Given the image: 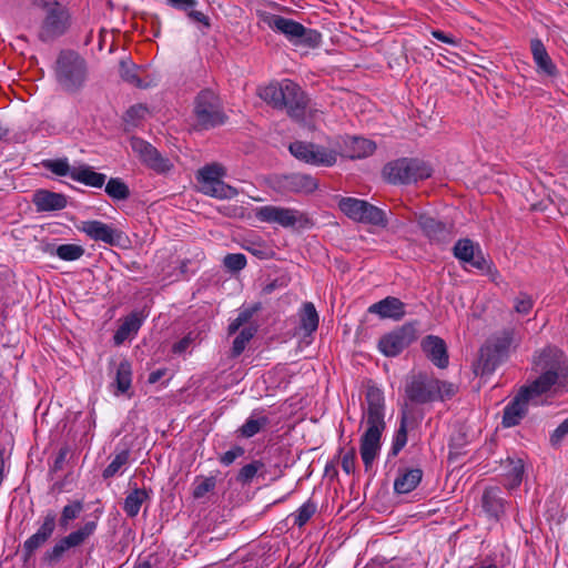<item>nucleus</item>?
<instances>
[{
	"label": "nucleus",
	"instance_id": "obj_21",
	"mask_svg": "<svg viewBox=\"0 0 568 568\" xmlns=\"http://www.w3.org/2000/svg\"><path fill=\"white\" fill-rule=\"evenodd\" d=\"M32 202L38 212L60 211L67 206V197L63 194L48 190L36 191Z\"/></svg>",
	"mask_w": 568,
	"mask_h": 568
},
{
	"label": "nucleus",
	"instance_id": "obj_57",
	"mask_svg": "<svg viewBox=\"0 0 568 568\" xmlns=\"http://www.w3.org/2000/svg\"><path fill=\"white\" fill-rule=\"evenodd\" d=\"M193 342H194V338H193L192 334H189L173 345L172 352L174 354L181 355L190 348V346L193 344Z\"/></svg>",
	"mask_w": 568,
	"mask_h": 568
},
{
	"label": "nucleus",
	"instance_id": "obj_14",
	"mask_svg": "<svg viewBox=\"0 0 568 568\" xmlns=\"http://www.w3.org/2000/svg\"><path fill=\"white\" fill-rule=\"evenodd\" d=\"M130 146L135 156L149 169L158 173H164L171 169L170 160L163 158L152 144L143 139L132 136Z\"/></svg>",
	"mask_w": 568,
	"mask_h": 568
},
{
	"label": "nucleus",
	"instance_id": "obj_54",
	"mask_svg": "<svg viewBox=\"0 0 568 568\" xmlns=\"http://www.w3.org/2000/svg\"><path fill=\"white\" fill-rule=\"evenodd\" d=\"M438 390L435 394V400L440 399L444 400L446 398H450L455 392L456 388L453 384L447 382H442L437 379Z\"/></svg>",
	"mask_w": 568,
	"mask_h": 568
},
{
	"label": "nucleus",
	"instance_id": "obj_20",
	"mask_svg": "<svg viewBox=\"0 0 568 568\" xmlns=\"http://www.w3.org/2000/svg\"><path fill=\"white\" fill-rule=\"evenodd\" d=\"M418 225L432 242L443 243L452 236V225L436 221L432 216L420 215Z\"/></svg>",
	"mask_w": 568,
	"mask_h": 568
},
{
	"label": "nucleus",
	"instance_id": "obj_41",
	"mask_svg": "<svg viewBox=\"0 0 568 568\" xmlns=\"http://www.w3.org/2000/svg\"><path fill=\"white\" fill-rule=\"evenodd\" d=\"M215 485L216 480L214 477H197L193 484L194 498L204 497L215 488Z\"/></svg>",
	"mask_w": 568,
	"mask_h": 568
},
{
	"label": "nucleus",
	"instance_id": "obj_40",
	"mask_svg": "<svg viewBox=\"0 0 568 568\" xmlns=\"http://www.w3.org/2000/svg\"><path fill=\"white\" fill-rule=\"evenodd\" d=\"M84 254V248L78 244H62L55 248V255L63 261H77Z\"/></svg>",
	"mask_w": 568,
	"mask_h": 568
},
{
	"label": "nucleus",
	"instance_id": "obj_61",
	"mask_svg": "<svg viewBox=\"0 0 568 568\" xmlns=\"http://www.w3.org/2000/svg\"><path fill=\"white\" fill-rule=\"evenodd\" d=\"M406 444V430L405 426L402 425L400 429L397 432L395 443L393 445L394 454H397Z\"/></svg>",
	"mask_w": 568,
	"mask_h": 568
},
{
	"label": "nucleus",
	"instance_id": "obj_16",
	"mask_svg": "<svg viewBox=\"0 0 568 568\" xmlns=\"http://www.w3.org/2000/svg\"><path fill=\"white\" fill-rule=\"evenodd\" d=\"M291 118L303 121L305 114V98L301 88L291 80H283V109Z\"/></svg>",
	"mask_w": 568,
	"mask_h": 568
},
{
	"label": "nucleus",
	"instance_id": "obj_63",
	"mask_svg": "<svg viewBox=\"0 0 568 568\" xmlns=\"http://www.w3.org/2000/svg\"><path fill=\"white\" fill-rule=\"evenodd\" d=\"M146 112H148V109L144 105L139 104V105L131 106L126 112V116L131 120L140 119V118H143Z\"/></svg>",
	"mask_w": 568,
	"mask_h": 568
},
{
	"label": "nucleus",
	"instance_id": "obj_1",
	"mask_svg": "<svg viewBox=\"0 0 568 568\" xmlns=\"http://www.w3.org/2000/svg\"><path fill=\"white\" fill-rule=\"evenodd\" d=\"M534 369L539 374L529 385L520 388L516 397L505 407L503 425L513 427L520 423L527 413L528 404L542 403L544 394H557L568 386V365L562 352L546 347L534 358Z\"/></svg>",
	"mask_w": 568,
	"mask_h": 568
},
{
	"label": "nucleus",
	"instance_id": "obj_2",
	"mask_svg": "<svg viewBox=\"0 0 568 568\" xmlns=\"http://www.w3.org/2000/svg\"><path fill=\"white\" fill-rule=\"evenodd\" d=\"M366 404L362 418L364 432L359 439V454L365 470L369 471L379 456L382 436L386 427L383 392L378 387L369 386L366 390Z\"/></svg>",
	"mask_w": 568,
	"mask_h": 568
},
{
	"label": "nucleus",
	"instance_id": "obj_12",
	"mask_svg": "<svg viewBox=\"0 0 568 568\" xmlns=\"http://www.w3.org/2000/svg\"><path fill=\"white\" fill-rule=\"evenodd\" d=\"M417 338V329L413 324L384 335L378 342V348L385 356H396Z\"/></svg>",
	"mask_w": 568,
	"mask_h": 568
},
{
	"label": "nucleus",
	"instance_id": "obj_48",
	"mask_svg": "<svg viewBox=\"0 0 568 568\" xmlns=\"http://www.w3.org/2000/svg\"><path fill=\"white\" fill-rule=\"evenodd\" d=\"M45 168L50 170L52 173L60 175V176H70L72 173L73 166L69 165V162L67 159H59V160H51L45 163Z\"/></svg>",
	"mask_w": 568,
	"mask_h": 568
},
{
	"label": "nucleus",
	"instance_id": "obj_59",
	"mask_svg": "<svg viewBox=\"0 0 568 568\" xmlns=\"http://www.w3.org/2000/svg\"><path fill=\"white\" fill-rule=\"evenodd\" d=\"M243 454V449L240 448V447H236L234 449H231V450H227L225 452L221 458H220V462L225 465V466H229L231 465L239 456H241Z\"/></svg>",
	"mask_w": 568,
	"mask_h": 568
},
{
	"label": "nucleus",
	"instance_id": "obj_39",
	"mask_svg": "<svg viewBox=\"0 0 568 568\" xmlns=\"http://www.w3.org/2000/svg\"><path fill=\"white\" fill-rule=\"evenodd\" d=\"M267 424L268 418L266 416L255 417V415H252L241 427V434L247 438L253 437Z\"/></svg>",
	"mask_w": 568,
	"mask_h": 568
},
{
	"label": "nucleus",
	"instance_id": "obj_11",
	"mask_svg": "<svg viewBox=\"0 0 568 568\" xmlns=\"http://www.w3.org/2000/svg\"><path fill=\"white\" fill-rule=\"evenodd\" d=\"M194 113L200 125L211 128L224 122L219 98L211 90H204L195 99Z\"/></svg>",
	"mask_w": 568,
	"mask_h": 568
},
{
	"label": "nucleus",
	"instance_id": "obj_26",
	"mask_svg": "<svg viewBox=\"0 0 568 568\" xmlns=\"http://www.w3.org/2000/svg\"><path fill=\"white\" fill-rule=\"evenodd\" d=\"M423 473L418 468L407 469L398 474L394 481V489L397 494L413 491L422 480Z\"/></svg>",
	"mask_w": 568,
	"mask_h": 568
},
{
	"label": "nucleus",
	"instance_id": "obj_10",
	"mask_svg": "<svg viewBox=\"0 0 568 568\" xmlns=\"http://www.w3.org/2000/svg\"><path fill=\"white\" fill-rule=\"evenodd\" d=\"M339 209L345 215L357 222L374 225L386 223L384 212L364 200L344 197L339 201Z\"/></svg>",
	"mask_w": 568,
	"mask_h": 568
},
{
	"label": "nucleus",
	"instance_id": "obj_35",
	"mask_svg": "<svg viewBox=\"0 0 568 568\" xmlns=\"http://www.w3.org/2000/svg\"><path fill=\"white\" fill-rule=\"evenodd\" d=\"M97 529L95 521H87L83 526H81L75 531H72L67 537L69 544L72 547H78L82 545L90 536L94 534Z\"/></svg>",
	"mask_w": 568,
	"mask_h": 568
},
{
	"label": "nucleus",
	"instance_id": "obj_50",
	"mask_svg": "<svg viewBox=\"0 0 568 568\" xmlns=\"http://www.w3.org/2000/svg\"><path fill=\"white\" fill-rule=\"evenodd\" d=\"M55 528V514L52 511H49L43 517V523L41 524L40 528L37 530V534L44 539H49L51 535L53 534Z\"/></svg>",
	"mask_w": 568,
	"mask_h": 568
},
{
	"label": "nucleus",
	"instance_id": "obj_62",
	"mask_svg": "<svg viewBox=\"0 0 568 568\" xmlns=\"http://www.w3.org/2000/svg\"><path fill=\"white\" fill-rule=\"evenodd\" d=\"M187 16L190 19H192L195 22L202 23L204 27H210V19L207 16H205L203 12L191 9L187 12Z\"/></svg>",
	"mask_w": 568,
	"mask_h": 568
},
{
	"label": "nucleus",
	"instance_id": "obj_52",
	"mask_svg": "<svg viewBox=\"0 0 568 568\" xmlns=\"http://www.w3.org/2000/svg\"><path fill=\"white\" fill-rule=\"evenodd\" d=\"M356 452L354 448L346 452L341 462L342 469L347 474H354L356 469Z\"/></svg>",
	"mask_w": 568,
	"mask_h": 568
},
{
	"label": "nucleus",
	"instance_id": "obj_60",
	"mask_svg": "<svg viewBox=\"0 0 568 568\" xmlns=\"http://www.w3.org/2000/svg\"><path fill=\"white\" fill-rule=\"evenodd\" d=\"M173 8L189 12L196 4L195 0H168Z\"/></svg>",
	"mask_w": 568,
	"mask_h": 568
},
{
	"label": "nucleus",
	"instance_id": "obj_30",
	"mask_svg": "<svg viewBox=\"0 0 568 568\" xmlns=\"http://www.w3.org/2000/svg\"><path fill=\"white\" fill-rule=\"evenodd\" d=\"M258 95L262 100L272 104L276 109H283V81L280 83H270L260 88Z\"/></svg>",
	"mask_w": 568,
	"mask_h": 568
},
{
	"label": "nucleus",
	"instance_id": "obj_15",
	"mask_svg": "<svg viewBox=\"0 0 568 568\" xmlns=\"http://www.w3.org/2000/svg\"><path fill=\"white\" fill-rule=\"evenodd\" d=\"M437 390V379L423 374L410 376L405 386L408 399L417 404L434 402Z\"/></svg>",
	"mask_w": 568,
	"mask_h": 568
},
{
	"label": "nucleus",
	"instance_id": "obj_25",
	"mask_svg": "<svg viewBox=\"0 0 568 568\" xmlns=\"http://www.w3.org/2000/svg\"><path fill=\"white\" fill-rule=\"evenodd\" d=\"M530 48L538 70L548 75H552L556 72V67L552 63L544 43L539 39H534L530 42Z\"/></svg>",
	"mask_w": 568,
	"mask_h": 568
},
{
	"label": "nucleus",
	"instance_id": "obj_24",
	"mask_svg": "<svg viewBox=\"0 0 568 568\" xmlns=\"http://www.w3.org/2000/svg\"><path fill=\"white\" fill-rule=\"evenodd\" d=\"M71 179L92 187H101L106 180L105 174L95 172L91 166L82 164L73 166Z\"/></svg>",
	"mask_w": 568,
	"mask_h": 568
},
{
	"label": "nucleus",
	"instance_id": "obj_44",
	"mask_svg": "<svg viewBox=\"0 0 568 568\" xmlns=\"http://www.w3.org/2000/svg\"><path fill=\"white\" fill-rule=\"evenodd\" d=\"M82 509L83 504L80 500H75L72 504L64 506L60 518V525L63 527L68 526L69 521L75 519Z\"/></svg>",
	"mask_w": 568,
	"mask_h": 568
},
{
	"label": "nucleus",
	"instance_id": "obj_49",
	"mask_svg": "<svg viewBox=\"0 0 568 568\" xmlns=\"http://www.w3.org/2000/svg\"><path fill=\"white\" fill-rule=\"evenodd\" d=\"M223 264L227 270L239 272L245 267L246 257L241 253L227 254L223 260Z\"/></svg>",
	"mask_w": 568,
	"mask_h": 568
},
{
	"label": "nucleus",
	"instance_id": "obj_33",
	"mask_svg": "<svg viewBox=\"0 0 568 568\" xmlns=\"http://www.w3.org/2000/svg\"><path fill=\"white\" fill-rule=\"evenodd\" d=\"M481 500L484 509L491 516L497 517L503 511V499L498 497L496 488H487Z\"/></svg>",
	"mask_w": 568,
	"mask_h": 568
},
{
	"label": "nucleus",
	"instance_id": "obj_37",
	"mask_svg": "<svg viewBox=\"0 0 568 568\" xmlns=\"http://www.w3.org/2000/svg\"><path fill=\"white\" fill-rule=\"evenodd\" d=\"M106 194L113 200H125L130 195L128 185L120 179L112 178L105 185Z\"/></svg>",
	"mask_w": 568,
	"mask_h": 568
},
{
	"label": "nucleus",
	"instance_id": "obj_3",
	"mask_svg": "<svg viewBox=\"0 0 568 568\" xmlns=\"http://www.w3.org/2000/svg\"><path fill=\"white\" fill-rule=\"evenodd\" d=\"M521 342V336L515 328H505L493 334L480 348L479 359L475 365L476 375H489L506 362L513 351Z\"/></svg>",
	"mask_w": 568,
	"mask_h": 568
},
{
	"label": "nucleus",
	"instance_id": "obj_34",
	"mask_svg": "<svg viewBox=\"0 0 568 568\" xmlns=\"http://www.w3.org/2000/svg\"><path fill=\"white\" fill-rule=\"evenodd\" d=\"M132 383V368L128 361H122L116 369L115 384L118 392L123 394L129 390Z\"/></svg>",
	"mask_w": 568,
	"mask_h": 568
},
{
	"label": "nucleus",
	"instance_id": "obj_6",
	"mask_svg": "<svg viewBox=\"0 0 568 568\" xmlns=\"http://www.w3.org/2000/svg\"><path fill=\"white\" fill-rule=\"evenodd\" d=\"M384 175L390 183L409 184L430 176V168L417 159H398L384 168Z\"/></svg>",
	"mask_w": 568,
	"mask_h": 568
},
{
	"label": "nucleus",
	"instance_id": "obj_5",
	"mask_svg": "<svg viewBox=\"0 0 568 568\" xmlns=\"http://www.w3.org/2000/svg\"><path fill=\"white\" fill-rule=\"evenodd\" d=\"M55 77L64 91H78L87 79L85 61L73 51L61 52L57 60Z\"/></svg>",
	"mask_w": 568,
	"mask_h": 568
},
{
	"label": "nucleus",
	"instance_id": "obj_55",
	"mask_svg": "<svg viewBox=\"0 0 568 568\" xmlns=\"http://www.w3.org/2000/svg\"><path fill=\"white\" fill-rule=\"evenodd\" d=\"M30 8L34 10H42L44 13L61 6L57 0H28Z\"/></svg>",
	"mask_w": 568,
	"mask_h": 568
},
{
	"label": "nucleus",
	"instance_id": "obj_47",
	"mask_svg": "<svg viewBox=\"0 0 568 568\" xmlns=\"http://www.w3.org/2000/svg\"><path fill=\"white\" fill-rule=\"evenodd\" d=\"M262 468L263 463L260 460H254L241 468L237 475V480L243 484L250 483Z\"/></svg>",
	"mask_w": 568,
	"mask_h": 568
},
{
	"label": "nucleus",
	"instance_id": "obj_22",
	"mask_svg": "<svg viewBox=\"0 0 568 568\" xmlns=\"http://www.w3.org/2000/svg\"><path fill=\"white\" fill-rule=\"evenodd\" d=\"M368 312L378 315L381 318L400 320L405 315V304L396 298L388 296L368 307Z\"/></svg>",
	"mask_w": 568,
	"mask_h": 568
},
{
	"label": "nucleus",
	"instance_id": "obj_19",
	"mask_svg": "<svg viewBox=\"0 0 568 568\" xmlns=\"http://www.w3.org/2000/svg\"><path fill=\"white\" fill-rule=\"evenodd\" d=\"M422 349L434 365L445 368L448 365L446 343L443 338L428 335L422 341Z\"/></svg>",
	"mask_w": 568,
	"mask_h": 568
},
{
	"label": "nucleus",
	"instance_id": "obj_18",
	"mask_svg": "<svg viewBox=\"0 0 568 568\" xmlns=\"http://www.w3.org/2000/svg\"><path fill=\"white\" fill-rule=\"evenodd\" d=\"M454 255L477 270H485L486 258L481 255L479 246L468 239L457 241L454 246Z\"/></svg>",
	"mask_w": 568,
	"mask_h": 568
},
{
	"label": "nucleus",
	"instance_id": "obj_31",
	"mask_svg": "<svg viewBox=\"0 0 568 568\" xmlns=\"http://www.w3.org/2000/svg\"><path fill=\"white\" fill-rule=\"evenodd\" d=\"M130 459V452L123 449L114 455L111 463L104 468L102 476L103 478H112L114 476L123 474Z\"/></svg>",
	"mask_w": 568,
	"mask_h": 568
},
{
	"label": "nucleus",
	"instance_id": "obj_7",
	"mask_svg": "<svg viewBox=\"0 0 568 568\" xmlns=\"http://www.w3.org/2000/svg\"><path fill=\"white\" fill-rule=\"evenodd\" d=\"M258 221L277 224L285 229H307L312 222L306 213L291 207L265 205L255 210Z\"/></svg>",
	"mask_w": 568,
	"mask_h": 568
},
{
	"label": "nucleus",
	"instance_id": "obj_45",
	"mask_svg": "<svg viewBox=\"0 0 568 568\" xmlns=\"http://www.w3.org/2000/svg\"><path fill=\"white\" fill-rule=\"evenodd\" d=\"M70 548H73L67 537H63L62 539H60L54 546L52 549L48 550L45 552V560H48L49 562H54V561H58L61 559V557L64 555L65 551H68Z\"/></svg>",
	"mask_w": 568,
	"mask_h": 568
},
{
	"label": "nucleus",
	"instance_id": "obj_29",
	"mask_svg": "<svg viewBox=\"0 0 568 568\" xmlns=\"http://www.w3.org/2000/svg\"><path fill=\"white\" fill-rule=\"evenodd\" d=\"M149 495L145 489L135 488L124 499L123 510L129 517H135Z\"/></svg>",
	"mask_w": 568,
	"mask_h": 568
},
{
	"label": "nucleus",
	"instance_id": "obj_32",
	"mask_svg": "<svg viewBox=\"0 0 568 568\" xmlns=\"http://www.w3.org/2000/svg\"><path fill=\"white\" fill-rule=\"evenodd\" d=\"M508 471L505 478V486L509 489L518 487L523 480L524 464L521 459H508Z\"/></svg>",
	"mask_w": 568,
	"mask_h": 568
},
{
	"label": "nucleus",
	"instance_id": "obj_23",
	"mask_svg": "<svg viewBox=\"0 0 568 568\" xmlns=\"http://www.w3.org/2000/svg\"><path fill=\"white\" fill-rule=\"evenodd\" d=\"M346 149L342 150L339 148L341 154L343 156L349 159H362L369 156L374 153L376 145L373 141L364 139V138H348L345 141Z\"/></svg>",
	"mask_w": 568,
	"mask_h": 568
},
{
	"label": "nucleus",
	"instance_id": "obj_46",
	"mask_svg": "<svg viewBox=\"0 0 568 568\" xmlns=\"http://www.w3.org/2000/svg\"><path fill=\"white\" fill-rule=\"evenodd\" d=\"M70 548H73L67 537H63L62 539H60L54 546L52 549L48 550L45 552V560H48L49 562H54V561H58L61 559V557L64 555L65 551H68Z\"/></svg>",
	"mask_w": 568,
	"mask_h": 568
},
{
	"label": "nucleus",
	"instance_id": "obj_42",
	"mask_svg": "<svg viewBox=\"0 0 568 568\" xmlns=\"http://www.w3.org/2000/svg\"><path fill=\"white\" fill-rule=\"evenodd\" d=\"M316 511V505L313 501H306L304 503L293 515L294 516V524L298 527H303L315 514Z\"/></svg>",
	"mask_w": 568,
	"mask_h": 568
},
{
	"label": "nucleus",
	"instance_id": "obj_53",
	"mask_svg": "<svg viewBox=\"0 0 568 568\" xmlns=\"http://www.w3.org/2000/svg\"><path fill=\"white\" fill-rule=\"evenodd\" d=\"M568 434V417L558 425V427L550 435V444L552 446H559L562 439Z\"/></svg>",
	"mask_w": 568,
	"mask_h": 568
},
{
	"label": "nucleus",
	"instance_id": "obj_17",
	"mask_svg": "<svg viewBox=\"0 0 568 568\" xmlns=\"http://www.w3.org/2000/svg\"><path fill=\"white\" fill-rule=\"evenodd\" d=\"M79 230L87 234L91 240L104 242L110 245L119 243L122 237V233L120 231L97 220L82 222Z\"/></svg>",
	"mask_w": 568,
	"mask_h": 568
},
{
	"label": "nucleus",
	"instance_id": "obj_27",
	"mask_svg": "<svg viewBox=\"0 0 568 568\" xmlns=\"http://www.w3.org/2000/svg\"><path fill=\"white\" fill-rule=\"evenodd\" d=\"M142 322L143 318L138 313H132L126 316L114 334V343L120 345L132 335H135Z\"/></svg>",
	"mask_w": 568,
	"mask_h": 568
},
{
	"label": "nucleus",
	"instance_id": "obj_9",
	"mask_svg": "<svg viewBox=\"0 0 568 568\" xmlns=\"http://www.w3.org/2000/svg\"><path fill=\"white\" fill-rule=\"evenodd\" d=\"M290 152L297 160L315 166H333L341 154L339 148L301 141L291 143Z\"/></svg>",
	"mask_w": 568,
	"mask_h": 568
},
{
	"label": "nucleus",
	"instance_id": "obj_51",
	"mask_svg": "<svg viewBox=\"0 0 568 568\" xmlns=\"http://www.w3.org/2000/svg\"><path fill=\"white\" fill-rule=\"evenodd\" d=\"M532 306H534L532 298L529 295L525 294V293H520L515 298L514 310H515L516 313H518L520 315L529 314L530 311L532 310Z\"/></svg>",
	"mask_w": 568,
	"mask_h": 568
},
{
	"label": "nucleus",
	"instance_id": "obj_56",
	"mask_svg": "<svg viewBox=\"0 0 568 568\" xmlns=\"http://www.w3.org/2000/svg\"><path fill=\"white\" fill-rule=\"evenodd\" d=\"M47 541V539H44L43 537L39 536L37 532H34L32 536H30L26 541H24V550L31 555L34 550H37L39 547H41L44 542Z\"/></svg>",
	"mask_w": 568,
	"mask_h": 568
},
{
	"label": "nucleus",
	"instance_id": "obj_36",
	"mask_svg": "<svg viewBox=\"0 0 568 568\" xmlns=\"http://www.w3.org/2000/svg\"><path fill=\"white\" fill-rule=\"evenodd\" d=\"M290 184L295 192H304V193H312L318 186L317 181L314 178H312L311 175H306V174H295V175L291 176Z\"/></svg>",
	"mask_w": 568,
	"mask_h": 568
},
{
	"label": "nucleus",
	"instance_id": "obj_64",
	"mask_svg": "<svg viewBox=\"0 0 568 568\" xmlns=\"http://www.w3.org/2000/svg\"><path fill=\"white\" fill-rule=\"evenodd\" d=\"M432 36L442 42H445V43H448L452 45H457V40L448 34L444 33L443 31L434 30V31H432Z\"/></svg>",
	"mask_w": 568,
	"mask_h": 568
},
{
	"label": "nucleus",
	"instance_id": "obj_4",
	"mask_svg": "<svg viewBox=\"0 0 568 568\" xmlns=\"http://www.w3.org/2000/svg\"><path fill=\"white\" fill-rule=\"evenodd\" d=\"M263 22L274 32L283 34L294 47L315 49L322 43V34L317 30L305 28L293 19L270 13L263 17Z\"/></svg>",
	"mask_w": 568,
	"mask_h": 568
},
{
	"label": "nucleus",
	"instance_id": "obj_13",
	"mask_svg": "<svg viewBox=\"0 0 568 568\" xmlns=\"http://www.w3.org/2000/svg\"><path fill=\"white\" fill-rule=\"evenodd\" d=\"M69 27V13L61 4L44 13L39 29L38 37L41 41L48 42L62 36Z\"/></svg>",
	"mask_w": 568,
	"mask_h": 568
},
{
	"label": "nucleus",
	"instance_id": "obj_43",
	"mask_svg": "<svg viewBox=\"0 0 568 568\" xmlns=\"http://www.w3.org/2000/svg\"><path fill=\"white\" fill-rule=\"evenodd\" d=\"M254 334L255 328L253 327H245L240 332L233 342L232 352L234 356H239L245 349L246 344L254 336Z\"/></svg>",
	"mask_w": 568,
	"mask_h": 568
},
{
	"label": "nucleus",
	"instance_id": "obj_28",
	"mask_svg": "<svg viewBox=\"0 0 568 568\" xmlns=\"http://www.w3.org/2000/svg\"><path fill=\"white\" fill-rule=\"evenodd\" d=\"M300 325L306 335H311L317 329L318 314L313 303L307 302L303 304L300 312Z\"/></svg>",
	"mask_w": 568,
	"mask_h": 568
},
{
	"label": "nucleus",
	"instance_id": "obj_58",
	"mask_svg": "<svg viewBox=\"0 0 568 568\" xmlns=\"http://www.w3.org/2000/svg\"><path fill=\"white\" fill-rule=\"evenodd\" d=\"M491 282L496 285H499L503 282V276L499 271L491 264V262L486 260L485 270H481Z\"/></svg>",
	"mask_w": 568,
	"mask_h": 568
},
{
	"label": "nucleus",
	"instance_id": "obj_38",
	"mask_svg": "<svg viewBox=\"0 0 568 568\" xmlns=\"http://www.w3.org/2000/svg\"><path fill=\"white\" fill-rule=\"evenodd\" d=\"M120 75L121 78L138 88H143L145 84L140 80L138 74V67L129 61H122L120 64Z\"/></svg>",
	"mask_w": 568,
	"mask_h": 568
},
{
	"label": "nucleus",
	"instance_id": "obj_8",
	"mask_svg": "<svg viewBox=\"0 0 568 568\" xmlns=\"http://www.w3.org/2000/svg\"><path fill=\"white\" fill-rule=\"evenodd\" d=\"M224 176L225 169L220 164L213 163L202 168L196 175L200 191L221 200L236 196L237 191L222 181Z\"/></svg>",
	"mask_w": 568,
	"mask_h": 568
}]
</instances>
